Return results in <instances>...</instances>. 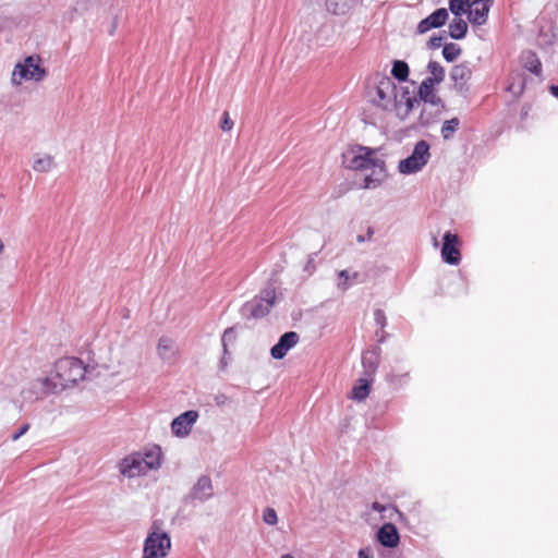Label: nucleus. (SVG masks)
<instances>
[{
  "instance_id": "nucleus-26",
  "label": "nucleus",
  "mask_w": 558,
  "mask_h": 558,
  "mask_svg": "<svg viewBox=\"0 0 558 558\" xmlns=\"http://www.w3.org/2000/svg\"><path fill=\"white\" fill-rule=\"evenodd\" d=\"M372 510L375 511V512H378V513H386V512H389V514H387V517L389 519H392L393 515L396 514L397 515V520L400 521V522H404L405 521V515L403 512H401L396 506L393 505H383L378 501H374L371 506ZM386 517V514L384 515Z\"/></svg>"
},
{
  "instance_id": "nucleus-52",
  "label": "nucleus",
  "mask_w": 558,
  "mask_h": 558,
  "mask_svg": "<svg viewBox=\"0 0 558 558\" xmlns=\"http://www.w3.org/2000/svg\"><path fill=\"white\" fill-rule=\"evenodd\" d=\"M434 245L437 246L438 245V242H437V239L434 238Z\"/></svg>"
},
{
  "instance_id": "nucleus-1",
  "label": "nucleus",
  "mask_w": 558,
  "mask_h": 558,
  "mask_svg": "<svg viewBox=\"0 0 558 558\" xmlns=\"http://www.w3.org/2000/svg\"><path fill=\"white\" fill-rule=\"evenodd\" d=\"M87 373L86 366L78 357L66 356L59 359L54 363L53 371L49 377L52 378V385L57 392L75 386L83 380Z\"/></svg>"
},
{
  "instance_id": "nucleus-19",
  "label": "nucleus",
  "mask_w": 558,
  "mask_h": 558,
  "mask_svg": "<svg viewBox=\"0 0 558 558\" xmlns=\"http://www.w3.org/2000/svg\"><path fill=\"white\" fill-rule=\"evenodd\" d=\"M379 353L380 349L377 347L373 350L365 351L362 354V366L364 369L365 377L373 378V376L375 375L378 368Z\"/></svg>"
},
{
  "instance_id": "nucleus-27",
  "label": "nucleus",
  "mask_w": 558,
  "mask_h": 558,
  "mask_svg": "<svg viewBox=\"0 0 558 558\" xmlns=\"http://www.w3.org/2000/svg\"><path fill=\"white\" fill-rule=\"evenodd\" d=\"M410 68L403 60H395L392 62L391 75L399 82H405L409 78Z\"/></svg>"
},
{
  "instance_id": "nucleus-13",
  "label": "nucleus",
  "mask_w": 558,
  "mask_h": 558,
  "mask_svg": "<svg viewBox=\"0 0 558 558\" xmlns=\"http://www.w3.org/2000/svg\"><path fill=\"white\" fill-rule=\"evenodd\" d=\"M119 470L123 476L129 478L145 475L146 470L142 461V453L135 452L122 459Z\"/></svg>"
},
{
  "instance_id": "nucleus-2",
  "label": "nucleus",
  "mask_w": 558,
  "mask_h": 558,
  "mask_svg": "<svg viewBox=\"0 0 558 558\" xmlns=\"http://www.w3.org/2000/svg\"><path fill=\"white\" fill-rule=\"evenodd\" d=\"M170 549V535L154 522L144 541L142 558H166Z\"/></svg>"
},
{
  "instance_id": "nucleus-7",
  "label": "nucleus",
  "mask_w": 558,
  "mask_h": 558,
  "mask_svg": "<svg viewBox=\"0 0 558 558\" xmlns=\"http://www.w3.org/2000/svg\"><path fill=\"white\" fill-rule=\"evenodd\" d=\"M349 168L354 170H368L373 169L374 172L378 169L380 172L385 171L384 160L375 156V150L368 147H359V154L354 155L350 162Z\"/></svg>"
},
{
  "instance_id": "nucleus-30",
  "label": "nucleus",
  "mask_w": 558,
  "mask_h": 558,
  "mask_svg": "<svg viewBox=\"0 0 558 558\" xmlns=\"http://www.w3.org/2000/svg\"><path fill=\"white\" fill-rule=\"evenodd\" d=\"M460 126V120L458 118H451L446 120L440 129V134L444 140L448 141L452 138L453 134L458 131Z\"/></svg>"
},
{
  "instance_id": "nucleus-22",
  "label": "nucleus",
  "mask_w": 558,
  "mask_h": 558,
  "mask_svg": "<svg viewBox=\"0 0 558 558\" xmlns=\"http://www.w3.org/2000/svg\"><path fill=\"white\" fill-rule=\"evenodd\" d=\"M521 62L525 70L539 76L542 74V62L537 54L532 50H525L521 54Z\"/></svg>"
},
{
  "instance_id": "nucleus-14",
  "label": "nucleus",
  "mask_w": 558,
  "mask_h": 558,
  "mask_svg": "<svg viewBox=\"0 0 558 558\" xmlns=\"http://www.w3.org/2000/svg\"><path fill=\"white\" fill-rule=\"evenodd\" d=\"M300 340L298 332L287 331L280 336L278 342L270 349V355L275 360L283 359L287 353L294 348Z\"/></svg>"
},
{
  "instance_id": "nucleus-12",
  "label": "nucleus",
  "mask_w": 558,
  "mask_h": 558,
  "mask_svg": "<svg viewBox=\"0 0 558 558\" xmlns=\"http://www.w3.org/2000/svg\"><path fill=\"white\" fill-rule=\"evenodd\" d=\"M211 480L207 475H202L196 484L192 487L190 494L184 497V502H193L195 500L204 502L213 497Z\"/></svg>"
},
{
  "instance_id": "nucleus-24",
  "label": "nucleus",
  "mask_w": 558,
  "mask_h": 558,
  "mask_svg": "<svg viewBox=\"0 0 558 558\" xmlns=\"http://www.w3.org/2000/svg\"><path fill=\"white\" fill-rule=\"evenodd\" d=\"M161 456V449L158 446L147 450L145 453H142V461L146 472L160 468Z\"/></svg>"
},
{
  "instance_id": "nucleus-8",
  "label": "nucleus",
  "mask_w": 558,
  "mask_h": 558,
  "mask_svg": "<svg viewBox=\"0 0 558 558\" xmlns=\"http://www.w3.org/2000/svg\"><path fill=\"white\" fill-rule=\"evenodd\" d=\"M49 376L31 380L21 391V397L26 402H34L49 393H58Z\"/></svg>"
},
{
  "instance_id": "nucleus-20",
  "label": "nucleus",
  "mask_w": 558,
  "mask_h": 558,
  "mask_svg": "<svg viewBox=\"0 0 558 558\" xmlns=\"http://www.w3.org/2000/svg\"><path fill=\"white\" fill-rule=\"evenodd\" d=\"M157 353L163 362H171L178 353V347L170 337L162 336L158 341Z\"/></svg>"
},
{
  "instance_id": "nucleus-51",
  "label": "nucleus",
  "mask_w": 558,
  "mask_h": 558,
  "mask_svg": "<svg viewBox=\"0 0 558 558\" xmlns=\"http://www.w3.org/2000/svg\"><path fill=\"white\" fill-rule=\"evenodd\" d=\"M280 558H294L291 554H284Z\"/></svg>"
},
{
  "instance_id": "nucleus-43",
  "label": "nucleus",
  "mask_w": 558,
  "mask_h": 558,
  "mask_svg": "<svg viewBox=\"0 0 558 558\" xmlns=\"http://www.w3.org/2000/svg\"><path fill=\"white\" fill-rule=\"evenodd\" d=\"M359 558H374V550L371 547H362L357 551Z\"/></svg>"
},
{
  "instance_id": "nucleus-11",
  "label": "nucleus",
  "mask_w": 558,
  "mask_h": 558,
  "mask_svg": "<svg viewBox=\"0 0 558 558\" xmlns=\"http://www.w3.org/2000/svg\"><path fill=\"white\" fill-rule=\"evenodd\" d=\"M197 418L198 412L195 410H187L181 413L171 422L172 434L180 438L189 436Z\"/></svg>"
},
{
  "instance_id": "nucleus-47",
  "label": "nucleus",
  "mask_w": 558,
  "mask_h": 558,
  "mask_svg": "<svg viewBox=\"0 0 558 558\" xmlns=\"http://www.w3.org/2000/svg\"><path fill=\"white\" fill-rule=\"evenodd\" d=\"M232 329L229 328V329H226L225 332H223V336H222V344H223V350L225 352H227V347H226V340L229 339L231 336H232Z\"/></svg>"
},
{
  "instance_id": "nucleus-17",
  "label": "nucleus",
  "mask_w": 558,
  "mask_h": 558,
  "mask_svg": "<svg viewBox=\"0 0 558 558\" xmlns=\"http://www.w3.org/2000/svg\"><path fill=\"white\" fill-rule=\"evenodd\" d=\"M448 11L445 8H438L417 24V33L425 34L433 28L444 26L448 20Z\"/></svg>"
},
{
  "instance_id": "nucleus-31",
  "label": "nucleus",
  "mask_w": 558,
  "mask_h": 558,
  "mask_svg": "<svg viewBox=\"0 0 558 558\" xmlns=\"http://www.w3.org/2000/svg\"><path fill=\"white\" fill-rule=\"evenodd\" d=\"M462 49L454 43H447L442 47V57L447 62L456 61L461 54Z\"/></svg>"
},
{
  "instance_id": "nucleus-40",
  "label": "nucleus",
  "mask_w": 558,
  "mask_h": 558,
  "mask_svg": "<svg viewBox=\"0 0 558 558\" xmlns=\"http://www.w3.org/2000/svg\"><path fill=\"white\" fill-rule=\"evenodd\" d=\"M220 128L222 131L227 132L233 128V121L230 119L229 113L227 111L223 112Z\"/></svg>"
},
{
  "instance_id": "nucleus-23",
  "label": "nucleus",
  "mask_w": 558,
  "mask_h": 558,
  "mask_svg": "<svg viewBox=\"0 0 558 558\" xmlns=\"http://www.w3.org/2000/svg\"><path fill=\"white\" fill-rule=\"evenodd\" d=\"M372 383L373 378L368 377L357 379L351 390V399L359 402L364 401L371 392Z\"/></svg>"
},
{
  "instance_id": "nucleus-41",
  "label": "nucleus",
  "mask_w": 558,
  "mask_h": 558,
  "mask_svg": "<svg viewBox=\"0 0 558 558\" xmlns=\"http://www.w3.org/2000/svg\"><path fill=\"white\" fill-rule=\"evenodd\" d=\"M29 429V424L28 423H25L23 424L22 426L19 427V429H16L12 435H11V439L12 441H16L19 440L23 435H25Z\"/></svg>"
},
{
  "instance_id": "nucleus-4",
  "label": "nucleus",
  "mask_w": 558,
  "mask_h": 558,
  "mask_svg": "<svg viewBox=\"0 0 558 558\" xmlns=\"http://www.w3.org/2000/svg\"><path fill=\"white\" fill-rule=\"evenodd\" d=\"M276 302V290L272 286L263 289L259 295L245 302L241 308L243 316L247 318H262L266 316Z\"/></svg>"
},
{
  "instance_id": "nucleus-36",
  "label": "nucleus",
  "mask_w": 558,
  "mask_h": 558,
  "mask_svg": "<svg viewBox=\"0 0 558 558\" xmlns=\"http://www.w3.org/2000/svg\"><path fill=\"white\" fill-rule=\"evenodd\" d=\"M408 97H413L408 88L401 87L400 90H397V100L393 101V107L400 110L402 102L405 101Z\"/></svg>"
},
{
  "instance_id": "nucleus-16",
  "label": "nucleus",
  "mask_w": 558,
  "mask_h": 558,
  "mask_svg": "<svg viewBox=\"0 0 558 558\" xmlns=\"http://www.w3.org/2000/svg\"><path fill=\"white\" fill-rule=\"evenodd\" d=\"M493 0H473L470 2L468 19L474 25L486 23Z\"/></svg>"
},
{
  "instance_id": "nucleus-25",
  "label": "nucleus",
  "mask_w": 558,
  "mask_h": 558,
  "mask_svg": "<svg viewBox=\"0 0 558 558\" xmlns=\"http://www.w3.org/2000/svg\"><path fill=\"white\" fill-rule=\"evenodd\" d=\"M466 33L468 23L461 16H456L449 24V36L452 39L459 40L463 39Z\"/></svg>"
},
{
  "instance_id": "nucleus-39",
  "label": "nucleus",
  "mask_w": 558,
  "mask_h": 558,
  "mask_svg": "<svg viewBox=\"0 0 558 558\" xmlns=\"http://www.w3.org/2000/svg\"><path fill=\"white\" fill-rule=\"evenodd\" d=\"M374 320H375V324L380 327V329H384L387 326L386 314L380 308H377L374 311Z\"/></svg>"
},
{
  "instance_id": "nucleus-34",
  "label": "nucleus",
  "mask_w": 558,
  "mask_h": 558,
  "mask_svg": "<svg viewBox=\"0 0 558 558\" xmlns=\"http://www.w3.org/2000/svg\"><path fill=\"white\" fill-rule=\"evenodd\" d=\"M52 166V157L43 156L35 159L33 169L37 172H47Z\"/></svg>"
},
{
  "instance_id": "nucleus-5",
  "label": "nucleus",
  "mask_w": 558,
  "mask_h": 558,
  "mask_svg": "<svg viewBox=\"0 0 558 558\" xmlns=\"http://www.w3.org/2000/svg\"><path fill=\"white\" fill-rule=\"evenodd\" d=\"M39 57L28 56L23 62L14 66L12 73V84L20 85L22 80L40 82L45 78L47 72L40 64Z\"/></svg>"
},
{
  "instance_id": "nucleus-18",
  "label": "nucleus",
  "mask_w": 558,
  "mask_h": 558,
  "mask_svg": "<svg viewBox=\"0 0 558 558\" xmlns=\"http://www.w3.org/2000/svg\"><path fill=\"white\" fill-rule=\"evenodd\" d=\"M435 85L429 80H423L418 86V99L425 104H429L437 108H444L445 105L439 96L435 93Z\"/></svg>"
},
{
  "instance_id": "nucleus-50",
  "label": "nucleus",
  "mask_w": 558,
  "mask_h": 558,
  "mask_svg": "<svg viewBox=\"0 0 558 558\" xmlns=\"http://www.w3.org/2000/svg\"><path fill=\"white\" fill-rule=\"evenodd\" d=\"M549 92H550V94H551L554 97H557V98H558V84H557V85H555V84L550 85V86H549Z\"/></svg>"
},
{
  "instance_id": "nucleus-44",
  "label": "nucleus",
  "mask_w": 558,
  "mask_h": 558,
  "mask_svg": "<svg viewBox=\"0 0 558 558\" xmlns=\"http://www.w3.org/2000/svg\"><path fill=\"white\" fill-rule=\"evenodd\" d=\"M373 234H374V229L372 227H368L366 234H359L356 236V241L359 243H364L366 241H369L372 239Z\"/></svg>"
},
{
  "instance_id": "nucleus-35",
  "label": "nucleus",
  "mask_w": 558,
  "mask_h": 558,
  "mask_svg": "<svg viewBox=\"0 0 558 558\" xmlns=\"http://www.w3.org/2000/svg\"><path fill=\"white\" fill-rule=\"evenodd\" d=\"M263 521L268 525H276L278 522V515L274 508L267 507L263 511Z\"/></svg>"
},
{
  "instance_id": "nucleus-42",
  "label": "nucleus",
  "mask_w": 558,
  "mask_h": 558,
  "mask_svg": "<svg viewBox=\"0 0 558 558\" xmlns=\"http://www.w3.org/2000/svg\"><path fill=\"white\" fill-rule=\"evenodd\" d=\"M418 100L415 96L408 97L402 105L405 106L404 116H407L410 111L414 109V107L418 104Z\"/></svg>"
},
{
  "instance_id": "nucleus-37",
  "label": "nucleus",
  "mask_w": 558,
  "mask_h": 558,
  "mask_svg": "<svg viewBox=\"0 0 558 558\" xmlns=\"http://www.w3.org/2000/svg\"><path fill=\"white\" fill-rule=\"evenodd\" d=\"M338 277H339L338 288L341 289L342 291L348 290L351 287V283L349 282V279H350L349 271L345 269L340 270L338 272Z\"/></svg>"
},
{
  "instance_id": "nucleus-29",
  "label": "nucleus",
  "mask_w": 558,
  "mask_h": 558,
  "mask_svg": "<svg viewBox=\"0 0 558 558\" xmlns=\"http://www.w3.org/2000/svg\"><path fill=\"white\" fill-rule=\"evenodd\" d=\"M409 379H410L409 372L400 373V374L391 372L386 376V380L389 384V386L396 390L404 387L409 383Z\"/></svg>"
},
{
  "instance_id": "nucleus-3",
  "label": "nucleus",
  "mask_w": 558,
  "mask_h": 558,
  "mask_svg": "<svg viewBox=\"0 0 558 558\" xmlns=\"http://www.w3.org/2000/svg\"><path fill=\"white\" fill-rule=\"evenodd\" d=\"M430 159V145L425 140H420L414 145L412 153L398 163L401 174L410 175L421 171Z\"/></svg>"
},
{
  "instance_id": "nucleus-38",
  "label": "nucleus",
  "mask_w": 558,
  "mask_h": 558,
  "mask_svg": "<svg viewBox=\"0 0 558 558\" xmlns=\"http://www.w3.org/2000/svg\"><path fill=\"white\" fill-rule=\"evenodd\" d=\"M446 37L447 35L445 32L442 35H433L427 43L428 48L433 50L438 49L442 46V41L446 39Z\"/></svg>"
},
{
  "instance_id": "nucleus-48",
  "label": "nucleus",
  "mask_w": 558,
  "mask_h": 558,
  "mask_svg": "<svg viewBox=\"0 0 558 558\" xmlns=\"http://www.w3.org/2000/svg\"><path fill=\"white\" fill-rule=\"evenodd\" d=\"M430 122H432V120L426 117L425 110H423L422 113H421V117H420V123L422 125H428Z\"/></svg>"
},
{
  "instance_id": "nucleus-33",
  "label": "nucleus",
  "mask_w": 558,
  "mask_h": 558,
  "mask_svg": "<svg viewBox=\"0 0 558 558\" xmlns=\"http://www.w3.org/2000/svg\"><path fill=\"white\" fill-rule=\"evenodd\" d=\"M470 0H449V10L454 16L468 13Z\"/></svg>"
},
{
  "instance_id": "nucleus-6",
  "label": "nucleus",
  "mask_w": 558,
  "mask_h": 558,
  "mask_svg": "<svg viewBox=\"0 0 558 558\" xmlns=\"http://www.w3.org/2000/svg\"><path fill=\"white\" fill-rule=\"evenodd\" d=\"M369 96L377 107L388 110L393 106V101L397 100V86L390 77L383 76L369 89Z\"/></svg>"
},
{
  "instance_id": "nucleus-46",
  "label": "nucleus",
  "mask_w": 558,
  "mask_h": 558,
  "mask_svg": "<svg viewBox=\"0 0 558 558\" xmlns=\"http://www.w3.org/2000/svg\"><path fill=\"white\" fill-rule=\"evenodd\" d=\"M228 401V397L223 393H219L215 397V402L217 405H223Z\"/></svg>"
},
{
  "instance_id": "nucleus-49",
  "label": "nucleus",
  "mask_w": 558,
  "mask_h": 558,
  "mask_svg": "<svg viewBox=\"0 0 558 558\" xmlns=\"http://www.w3.org/2000/svg\"><path fill=\"white\" fill-rule=\"evenodd\" d=\"M376 181L371 178V177H366L365 178V184H364V187L366 189H369V187H375L377 184L375 183Z\"/></svg>"
},
{
  "instance_id": "nucleus-28",
  "label": "nucleus",
  "mask_w": 558,
  "mask_h": 558,
  "mask_svg": "<svg viewBox=\"0 0 558 558\" xmlns=\"http://www.w3.org/2000/svg\"><path fill=\"white\" fill-rule=\"evenodd\" d=\"M427 71L430 73V76L425 77L424 80H429L433 84H440L445 78V69L437 61H429L427 64Z\"/></svg>"
},
{
  "instance_id": "nucleus-15",
  "label": "nucleus",
  "mask_w": 558,
  "mask_h": 558,
  "mask_svg": "<svg viewBox=\"0 0 558 558\" xmlns=\"http://www.w3.org/2000/svg\"><path fill=\"white\" fill-rule=\"evenodd\" d=\"M400 533L392 522L384 523L376 532V541L385 548H396L400 544Z\"/></svg>"
},
{
  "instance_id": "nucleus-32",
  "label": "nucleus",
  "mask_w": 558,
  "mask_h": 558,
  "mask_svg": "<svg viewBox=\"0 0 558 558\" xmlns=\"http://www.w3.org/2000/svg\"><path fill=\"white\" fill-rule=\"evenodd\" d=\"M326 9L331 14L340 15L349 9V3L343 0H326Z\"/></svg>"
},
{
  "instance_id": "nucleus-21",
  "label": "nucleus",
  "mask_w": 558,
  "mask_h": 558,
  "mask_svg": "<svg viewBox=\"0 0 558 558\" xmlns=\"http://www.w3.org/2000/svg\"><path fill=\"white\" fill-rule=\"evenodd\" d=\"M526 84V77L524 73L519 71H513L509 75V83L507 85V92L513 95V97L519 98L524 89Z\"/></svg>"
},
{
  "instance_id": "nucleus-10",
  "label": "nucleus",
  "mask_w": 558,
  "mask_h": 558,
  "mask_svg": "<svg viewBox=\"0 0 558 558\" xmlns=\"http://www.w3.org/2000/svg\"><path fill=\"white\" fill-rule=\"evenodd\" d=\"M472 77V68L470 62H462L460 64L454 65L450 71V78L453 82L454 90L466 97L470 93L469 81Z\"/></svg>"
},
{
  "instance_id": "nucleus-9",
  "label": "nucleus",
  "mask_w": 558,
  "mask_h": 558,
  "mask_svg": "<svg viewBox=\"0 0 558 558\" xmlns=\"http://www.w3.org/2000/svg\"><path fill=\"white\" fill-rule=\"evenodd\" d=\"M460 240L457 234L446 231L442 235V245L440 250L441 259L452 266L461 262V252L459 250Z\"/></svg>"
},
{
  "instance_id": "nucleus-45",
  "label": "nucleus",
  "mask_w": 558,
  "mask_h": 558,
  "mask_svg": "<svg viewBox=\"0 0 558 558\" xmlns=\"http://www.w3.org/2000/svg\"><path fill=\"white\" fill-rule=\"evenodd\" d=\"M375 336L379 343H384L386 341V339L388 338V333L384 329L376 331Z\"/></svg>"
}]
</instances>
